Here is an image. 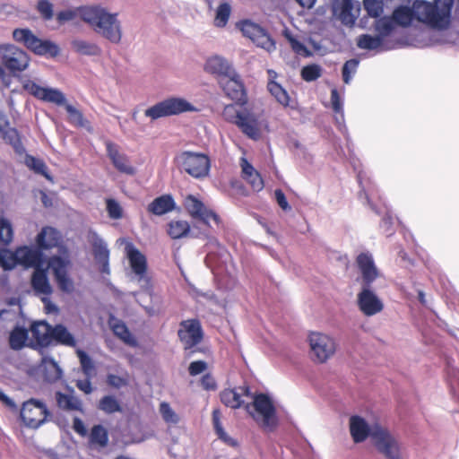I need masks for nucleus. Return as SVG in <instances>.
Listing matches in <instances>:
<instances>
[{
  "mask_svg": "<svg viewBox=\"0 0 459 459\" xmlns=\"http://www.w3.org/2000/svg\"><path fill=\"white\" fill-rule=\"evenodd\" d=\"M79 16L101 38L112 44L120 43L123 30L117 13H110L100 4H92L79 7Z\"/></svg>",
  "mask_w": 459,
  "mask_h": 459,
  "instance_id": "f257e3e1",
  "label": "nucleus"
},
{
  "mask_svg": "<svg viewBox=\"0 0 459 459\" xmlns=\"http://www.w3.org/2000/svg\"><path fill=\"white\" fill-rule=\"evenodd\" d=\"M168 233L174 239L182 238L188 234L195 238L206 239L210 246L216 248V251L210 250L205 259L207 265L212 270L222 269L223 265L230 257L227 249L220 245L218 239L215 237L210 235V233H208L205 230L195 233V229L191 230L189 223L186 221L178 220L170 221L169 224Z\"/></svg>",
  "mask_w": 459,
  "mask_h": 459,
  "instance_id": "f03ea898",
  "label": "nucleus"
},
{
  "mask_svg": "<svg viewBox=\"0 0 459 459\" xmlns=\"http://www.w3.org/2000/svg\"><path fill=\"white\" fill-rule=\"evenodd\" d=\"M454 0H435L434 4L426 1H415L413 11L415 19L431 28L446 29L450 23Z\"/></svg>",
  "mask_w": 459,
  "mask_h": 459,
  "instance_id": "7ed1b4c3",
  "label": "nucleus"
},
{
  "mask_svg": "<svg viewBox=\"0 0 459 459\" xmlns=\"http://www.w3.org/2000/svg\"><path fill=\"white\" fill-rule=\"evenodd\" d=\"M23 89L41 101L53 103L56 106H64L69 115L70 123L79 127L84 126L85 119L82 113L73 105L67 103L65 94L60 90L42 87L30 80L23 83Z\"/></svg>",
  "mask_w": 459,
  "mask_h": 459,
  "instance_id": "20e7f679",
  "label": "nucleus"
},
{
  "mask_svg": "<svg viewBox=\"0 0 459 459\" xmlns=\"http://www.w3.org/2000/svg\"><path fill=\"white\" fill-rule=\"evenodd\" d=\"M13 39L22 44L35 55L45 57H56L60 53L59 47L49 39H41L28 28H18L13 31Z\"/></svg>",
  "mask_w": 459,
  "mask_h": 459,
  "instance_id": "39448f33",
  "label": "nucleus"
},
{
  "mask_svg": "<svg viewBox=\"0 0 459 459\" xmlns=\"http://www.w3.org/2000/svg\"><path fill=\"white\" fill-rule=\"evenodd\" d=\"M195 110L196 108L186 100L179 97H171L148 108L144 111V115L152 120H156L161 117Z\"/></svg>",
  "mask_w": 459,
  "mask_h": 459,
  "instance_id": "423d86ee",
  "label": "nucleus"
},
{
  "mask_svg": "<svg viewBox=\"0 0 459 459\" xmlns=\"http://www.w3.org/2000/svg\"><path fill=\"white\" fill-rule=\"evenodd\" d=\"M252 405L255 411L254 420L263 428L272 430L278 424L276 409L269 395L257 394L253 397Z\"/></svg>",
  "mask_w": 459,
  "mask_h": 459,
  "instance_id": "0eeeda50",
  "label": "nucleus"
},
{
  "mask_svg": "<svg viewBox=\"0 0 459 459\" xmlns=\"http://www.w3.org/2000/svg\"><path fill=\"white\" fill-rule=\"evenodd\" d=\"M178 161L181 169L193 178H204L209 174L210 160L204 153L184 152L178 157Z\"/></svg>",
  "mask_w": 459,
  "mask_h": 459,
  "instance_id": "6e6552de",
  "label": "nucleus"
},
{
  "mask_svg": "<svg viewBox=\"0 0 459 459\" xmlns=\"http://www.w3.org/2000/svg\"><path fill=\"white\" fill-rule=\"evenodd\" d=\"M373 445L385 459H402V447L398 439L385 428L376 429Z\"/></svg>",
  "mask_w": 459,
  "mask_h": 459,
  "instance_id": "1a4fd4ad",
  "label": "nucleus"
},
{
  "mask_svg": "<svg viewBox=\"0 0 459 459\" xmlns=\"http://www.w3.org/2000/svg\"><path fill=\"white\" fill-rule=\"evenodd\" d=\"M49 414L46 404L34 398L24 402L20 412L21 419L24 425L34 429L42 426L47 421V418Z\"/></svg>",
  "mask_w": 459,
  "mask_h": 459,
  "instance_id": "9d476101",
  "label": "nucleus"
},
{
  "mask_svg": "<svg viewBox=\"0 0 459 459\" xmlns=\"http://www.w3.org/2000/svg\"><path fill=\"white\" fill-rule=\"evenodd\" d=\"M71 261L67 255H52L48 260V267L53 273L59 290L68 294L74 290V281L68 273Z\"/></svg>",
  "mask_w": 459,
  "mask_h": 459,
  "instance_id": "9b49d317",
  "label": "nucleus"
},
{
  "mask_svg": "<svg viewBox=\"0 0 459 459\" xmlns=\"http://www.w3.org/2000/svg\"><path fill=\"white\" fill-rule=\"evenodd\" d=\"M42 250L39 247H31L27 246L17 248L14 253L6 249L7 262H13V268L17 264H21L26 268L33 267L35 270L36 268L42 267L44 261Z\"/></svg>",
  "mask_w": 459,
  "mask_h": 459,
  "instance_id": "f8f14e48",
  "label": "nucleus"
},
{
  "mask_svg": "<svg viewBox=\"0 0 459 459\" xmlns=\"http://www.w3.org/2000/svg\"><path fill=\"white\" fill-rule=\"evenodd\" d=\"M183 204L192 219L202 222L207 228H210V220H212L217 225L221 222L217 213L205 206L200 199L193 195L186 196Z\"/></svg>",
  "mask_w": 459,
  "mask_h": 459,
  "instance_id": "ddd939ff",
  "label": "nucleus"
},
{
  "mask_svg": "<svg viewBox=\"0 0 459 459\" xmlns=\"http://www.w3.org/2000/svg\"><path fill=\"white\" fill-rule=\"evenodd\" d=\"M0 56L4 67L13 74L26 70L30 64L27 53L14 45H0Z\"/></svg>",
  "mask_w": 459,
  "mask_h": 459,
  "instance_id": "4468645a",
  "label": "nucleus"
},
{
  "mask_svg": "<svg viewBox=\"0 0 459 459\" xmlns=\"http://www.w3.org/2000/svg\"><path fill=\"white\" fill-rule=\"evenodd\" d=\"M311 357L314 360L323 363L331 358L336 350L334 340L327 334L311 333L308 337Z\"/></svg>",
  "mask_w": 459,
  "mask_h": 459,
  "instance_id": "2eb2a0df",
  "label": "nucleus"
},
{
  "mask_svg": "<svg viewBox=\"0 0 459 459\" xmlns=\"http://www.w3.org/2000/svg\"><path fill=\"white\" fill-rule=\"evenodd\" d=\"M178 336L185 351L194 349L204 339V331L200 321L196 318L181 321Z\"/></svg>",
  "mask_w": 459,
  "mask_h": 459,
  "instance_id": "dca6fc26",
  "label": "nucleus"
},
{
  "mask_svg": "<svg viewBox=\"0 0 459 459\" xmlns=\"http://www.w3.org/2000/svg\"><path fill=\"white\" fill-rule=\"evenodd\" d=\"M126 256L130 267L142 288L148 289L150 279L146 275L147 259L146 256L136 248L132 243L126 246Z\"/></svg>",
  "mask_w": 459,
  "mask_h": 459,
  "instance_id": "f3484780",
  "label": "nucleus"
},
{
  "mask_svg": "<svg viewBox=\"0 0 459 459\" xmlns=\"http://www.w3.org/2000/svg\"><path fill=\"white\" fill-rule=\"evenodd\" d=\"M356 264L360 273L359 279L360 287L373 286V283L381 276L373 255L369 252H361L356 258Z\"/></svg>",
  "mask_w": 459,
  "mask_h": 459,
  "instance_id": "a211bd4d",
  "label": "nucleus"
},
{
  "mask_svg": "<svg viewBox=\"0 0 459 459\" xmlns=\"http://www.w3.org/2000/svg\"><path fill=\"white\" fill-rule=\"evenodd\" d=\"M357 305L366 316H373L384 309V303L373 290V286L360 287L357 294Z\"/></svg>",
  "mask_w": 459,
  "mask_h": 459,
  "instance_id": "6ab92c4d",
  "label": "nucleus"
},
{
  "mask_svg": "<svg viewBox=\"0 0 459 459\" xmlns=\"http://www.w3.org/2000/svg\"><path fill=\"white\" fill-rule=\"evenodd\" d=\"M239 25L243 35L249 38L257 47L268 52H272L275 49L274 41L261 26L250 21H243Z\"/></svg>",
  "mask_w": 459,
  "mask_h": 459,
  "instance_id": "aec40b11",
  "label": "nucleus"
},
{
  "mask_svg": "<svg viewBox=\"0 0 459 459\" xmlns=\"http://www.w3.org/2000/svg\"><path fill=\"white\" fill-rule=\"evenodd\" d=\"M350 433L354 443H361L368 437L373 441V434L376 429H381L379 424L369 425L361 416L352 415L349 420Z\"/></svg>",
  "mask_w": 459,
  "mask_h": 459,
  "instance_id": "412c9836",
  "label": "nucleus"
},
{
  "mask_svg": "<svg viewBox=\"0 0 459 459\" xmlns=\"http://www.w3.org/2000/svg\"><path fill=\"white\" fill-rule=\"evenodd\" d=\"M219 84L225 95L230 100L240 104H244L246 102L244 84L236 71H234V75L232 76L222 77V80L219 81Z\"/></svg>",
  "mask_w": 459,
  "mask_h": 459,
  "instance_id": "4be33fe9",
  "label": "nucleus"
},
{
  "mask_svg": "<svg viewBox=\"0 0 459 459\" xmlns=\"http://www.w3.org/2000/svg\"><path fill=\"white\" fill-rule=\"evenodd\" d=\"M234 124L241 132L253 140L260 137V130L256 117L247 112H238L235 116Z\"/></svg>",
  "mask_w": 459,
  "mask_h": 459,
  "instance_id": "5701e85b",
  "label": "nucleus"
},
{
  "mask_svg": "<svg viewBox=\"0 0 459 459\" xmlns=\"http://www.w3.org/2000/svg\"><path fill=\"white\" fill-rule=\"evenodd\" d=\"M204 69L207 73L216 75L219 81L222 80V77L234 75L235 71L230 62L221 56H214L208 58Z\"/></svg>",
  "mask_w": 459,
  "mask_h": 459,
  "instance_id": "b1692460",
  "label": "nucleus"
},
{
  "mask_svg": "<svg viewBox=\"0 0 459 459\" xmlns=\"http://www.w3.org/2000/svg\"><path fill=\"white\" fill-rule=\"evenodd\" d=\"M53 326L47 321L34 322L30 326V333L38 346L46 348L51 345Z\"/></svg>",
  "mask_w": 459,
  "mask_h": 459,
  "instance_id": "393cba45",
  "label": "nucleus"
},
{
  "mask_svg": "<svg viewBox=\"0 0 459 459\" xmlns=\"http://www.w3.org/2000/svg\"><path fill=\"white\" fill-rule=\"evenodd\" d=\"M62 240L60 232L53 227H44L36 238V243L40 249L48 250L58 247Z\"/></svg>",
  "mask_w": 459,
  "mask_h": 459,
  "instance_id": "a878e982",
  "label": "nucleus"
},
{
  "mask_svg": "<svg viewBox=\"0 0 459 459\" xmlns=\"http://www.w3.org/2000/svg\"><path fill=\"white\" fill-rule=\"evenodd\" d=\"M353 7L351 0H336L333 4V13L338 16L342 24L353 26L356 21Z\"/></svg>",
  "mask_w": 459,
  "mask_h": 459,
  "instance_id": "bb28decb",
  "label": "nucleus"
},
{
  "mask_svg": "<svg viewBox=\"0 0 459 459\" xmlns=\"http://www.w3.org/2000/svg\"><path fill=\"white\" fill-rule=\"evenodd\" d=\"M44 380L48 383H56L63 377V370L57 362L50 356H44L40 364Z\"/></svg>",
  "mask_w": 459,
  "mask_h": 459,
  "instance_id": "cd10ccee",
  "label": "nucleus"
},
{
  "mask_svg": "<svg viewBox=\"0 0 459 459\" xmlns=\"http://www.w3.org/2000/svg\"><path fill=\"white\" fill-rule=\"evenodd\" d=\"M176 208V203L170 195H162L156 197L147 206L148 212L161 216L164 215Z\"/></svg>",
  "mask_w": 459,
  "mask_h": 459,
  "instance_id": "c85d7f7f",
  "label": "nucleus"
},
{
  "mask_svg": "<svg viewBox=\"0 0 459 459\" xmlns=\"http://www.w3.org/2000/svg\"><path fill=\"white\" fill-rule=\"evenodd\" d=\"M74 393V390H71ZM56 402L57 406L66 411H80L83 412L82 402L73 394H64L60 391L55 394Z\"/></svg>",
  "mask_w": 459,
  "mask_h": 459,
  "instance_id": "c756f323",
  "label": "nucleus"
},
{
  "mask_svg": "<svg viewBox=\"0 0 459 459\" xmlns=\"http://www.w3.org/2000/svg\"><path fill=\"white\" fill-rule=\"evenodd\" d=\"M31 286L37 294L50 295L52 293L46 269L40 267L34 270L31 276Z\"/></svg>",
  "mask_w": 459,
  "mask_h": 459,
  "instance_id": "7c9ffc66",
  "label": "nucleus"
},
{
  "mask_svg": "<svg viewBox=\"0 0 459 459\" xmlns=\"http://www.w3.org/2000/svg\"><path fill=\"white\" fill-rule=\"evenodd\" d=\"M107 149L108 157L119 172L126 175H134L135 173L134 168L131 166L126 156L120 154L110 143L108 144Z\"/></svg>",
  "mask_w": 459,
  "mask_h": 459,
  "instance_id": "2f4dec72",
  "label": "nucleus"
},
{
  "mask_svg": "<svg viewBox=\"0 0 459 459\" xmlns=\"http://www.w3.org/2000/svg\"><path fill=\"white\" fill-rule=\"evenodd\" d=\"M270 81L268 82L267 88L270 93L275 100L284 107L290 106V96L285 89L281 84L274 81L277 74L273 70H268Z\"/></svg>",
  "mask_w": 459,
  "mask_h": 459,
  "instance_id": "473e14b6",
  "label": "nucleus"
},
{
  "mask_svg": "<svg viewBox=\"0 0 459 459\" xmlns=\"http://www.w3.org/2000/svg\"><path fill=\"white\" fill-rule=\"evenodd\" d=\"M71 47L75 53L82 56H97L101 54L99 45L78 38L72 39Z\"/></svg>",
  "mask_w": 459,
  "mask_h": 459,
  "instance_id": "72a5a7b5",
  "label": "nucleus"
},
{
  "mask_svg": "<svg viewBox=\"0 0 459 459\" xmlns=\"http://www.w3.org/2000/svg\"><path fill=\"white\" fill-rule=\"evenodd\" d=\"M88 241L92 247V252L96 261L109 257V250L107 243L97 232L90 230Z\"/></svg>",
  "mask_w": 459,
  "mask_h": 459,
  "instance_id": "f704fd0d",
  "label": "nucleus"
},
{
  "mask_svg": "<svg viewBox=\"0 0 459 459\" xmlns=\"http://www.w3.org/2000/svg\"><path fill=\"white\" fill-rule=\"evenodd\" d=\"M61 344L68 347H74L76 341L74 335L68 331L64 325H56L53 326L51 344Z\"/></svg>",
  "mask_w": 459,
  "mask_h": 459,
  "instance_id": "c9c22d12",
  "label": "nucleus"
},
{
  "mask_svg": "<svg viewBox=\"0 0 459 459\" xmlns=\"http://www.w3.org/2000/svg\"><path fill=\"white\" fill-rule=\"evenodd\" d=\"M111 329L113 331V333L121 341H123L126 344L131 347L137 346L136 339L134 337V335L131 333L128 327L123 321L117 320L116 322L112 323Z\"/></svg>",
  "mask_w": 459,
  "mask_h": 459,
  "instance_id": "e433bc0d",
  "label": "nucleus"
},
{
  "mask_svg": "<svg viewBox=\"0 0 459 459\" xmlns=\"http://www.w3.org/2000/svg\"><path fill=\"white\" fill-rule=\"evenodd\" d=\"M221 401L227 407L233 409L239 408L245 404V401L242 399V393L238 388L224 390L221 394Z\"/></svg>",
  "mask_w": 459,
  "mask_h": 459,
  "instance_id": "4c0bfd02",
  "label": "nucleus"
},
{
  "mask_svg": "<svg viewBox=\"0 0 459 459\" xmlns=\"http://www.w3.org/2000/svg\"><path fill=\"white\" fill-rule=\"evenodd\" d=\"M28 339V331L26 328L22 326L14 327L9 335V345L13 351L22 350L26 343Z\"/></svg>",
  "mask_w": 459,
  "mask_h": 459,
  "instance_id": "58836bf2",
  "label": "nucleus"
},
{
  "mask_svg": "<svg viewBox=\"0 0 459 459\" xmlns=\"http://www.w3.org/2000/svg\"><path fill=\"white\" fill-rule=\"evenodd\" d=\"M413 19H415L413 6L411 8L403 5L398 6L392 15L393 22L402 26H409Z\"/></svg>",
  "mask_w": 459,
  "mask_h": 459,
  "instance_id": "ea45409f",
  "label": "nucleus"
},
{
  "mask_svg": "<svg viewBox=\"0 0 459 459\" xmlns=\"http://www.w3.org/2000/svg\"><path fill=\"white\" fill-rule=\"evenodd\" d=\"M98 409L106 414L122 412L123 409L118 400L113 395H104L98 403Z\"/></svg>",
  "mask_w": 459,
  "mask_h": 459,
  "instance_id": "a19ab883",
  "label": "nucleus"
},
{
  "mask_svg": "<svg viewBox=\"0 0 459 459\" xmlns=\"http://www.w3.org/2000/svg\"><path fill=\"white\" fill-rule=\"evenodd\" d=\"M357 46L360 49L376 50L383 48L384 41L377 35L361 34L357 39Z\"/></svg>",
  "mask_w": 459,
  "mask_h": 459,
  "instance_id": "79ce46f5",
  "label": "nucleus"
},
{
  "mask_svg": "<svg viewBox=\"0 0 459 459\" xmlns=\"http://www.w3.org/2000/svg\"><path fill=\"white\" fill-rule=\"evenodd\" d=\"M90 442L92 445L105 447L108 443V430L100 424L94 425L90 433Z\"/></svg>",
  "mask_w": 459,
  "mask_h": 459,
  "instance_id": "37998d69",
  "label": "nucleus"
},
{
  "mask_svg": "<svg viewBox=\"0 0 459 459\" xmlns=\"http://www.w3.org/2000/svg\"><path fill=\"white\" fill-rule=\"evenodd\" d=\"M25 164L35 173L42 175L46 178L50 179V177L47 171V166L42 160L35 158L31 155H27L25 159Z\"/></svg>",
  "mask_w": 459,
  "mask_h": 459,
  "instance_id": "c03bdc74",
  "label": "nucleus"
},
{
  "mask_svg": "<svg viewBox=\"0 0 459 459\" xmlns=\"http://www.w3.org/2000/svg\"><path fill=\"white\" fill-rule=\"evenodd\" d=\"M394 22L389 18H381L376 22L375 30L377 36L384 41L385 38L389 36L394 30Z\"/></svg>",
  "mask_w": 459,
  "mask_h": 459,
  "instance_id": "a18cd8bd",
  "label": "nucleus"
},
{
  "mask_svg": "<svg viewBox=\"0 0 459 459\" xmlns=\"http://www.w3.org/2000/svg\"><path fill=\"white\" fill-rule=\"evenodd\" d=\"M359 65V61L356 58H351L344 63L342 69L344 83L349 84L351 82L352 76L356 74Z\"/></svg>",
  "mask_w": 459,
  "mask_h": 459,
  "instance_id": "49530a36",
  "label": "nucleus"
},
{
  "mask_svg": "<svg viewBox=\"0 0 459 459\" xmlns=\"http://www.w3.org/2000/svg\"><path fill=\"white\" fill-rule=\"evenodd\" d=\"M36 10L43 21H50L54 17V5L49 0H39Z\"/></svg>",
  "mask_w": 459,
  "mask_h": 459,
  "instance_id": "de8ad7c7",
  "label": "nucleus"
},
{
  "mask_svg": "<svg viewBox=\"0 0 459 459\" xmlns=\"http://www.w3.org/2000/svg\"><path fill=\"white\" fill-rule=\"evenodd\" d=\"M230 5L228 3H222L218 6L215 16V25L217 27L226 26L230 15Z\"/></svg>",
  "mask_w": 459,
  "mask_h": 459,
  "instance_id": "09e8293b",
  "label": "nucleus"
},
{
  "mask_svg": "<svg viewBox=\"0 0 459 459\" xmlns=\"http://www.w3.org/2000/svg\"><path fill=\"white\" fill-rule=\"evenodd\" d=\"M160 413L166 423L175 425L179 422V416L172 410L170 405L166 402L160 403Z\"/></svg>",
  "mask_w": 459,
  "mask_h": 459,
  "instance_id": "8fccbe9b",
  "label": "nucleus"
},
{
  "mask_svg": "<svg viewBox=\"0 0 459 459\" xmlns=\"http://www.w3.org/2000/svg\"><path fill=\"white\" fill-rule=\"evenodd\" d=\"M4 138L13 146L17 153L22 154L24 152V147L20 140L17 130L13 128L6 130Z\"/></svg>",
  "mask_w": 459,
  "mask_h": 459,
  "instance_id": "3c124183",
  "label": "nucleus"
},
{
  "mask_svg": "<svg viewBox=\"0 0 459 459\" xmlns=\"http://www.w3.org/2000/svg\"><path fill=\"white\" fill-rule=\"evenodd\" d=\"M285 37L288 39V41L290 42V45L292 50L296 54L303 56H307V57L311 56L310 50L305 46V44L302 43L301 41H299L293 35H291L289 32H286Z\"/></svg>",
  "mask_w": 459,
  "mask_h": 459,
  "instance_id": "603ef678",
  "label": "nucleus"
},
{
  "mask_svg": "<svg viewBox=\"0 0 459 459\" xmlns=\"http://www.w3.org/2000/svg\"><path fill=\"white\" fill-rule=\"evenodd\" d=\"M320 65L313 64L306 65L301 70V77L306 82H313L321 76Z\"/></svg>",
  "mask_w": 459,
  "mask_h": 459,
  "instance_id": "864d4df0",
  "label": "nucleus"
},
{
  "mask_svg": "<svg viewBox=\"0 0 459 459\" xmlns=\"http://www.w3.org/2000/svg\"><path fill=\"white\" fill-rule=\"evenodd\" d=\"M13 239V228L10 221L4 218H0V241L7 245Z\"/></svg>",
  "mask_w": 459,
  "mask_h": 459,
  "instance_id": "5fc2aeb1",
  "label": "nucleus"
},
{
  "mask_svg": "<svg viewBox=\"0 0 459 459\" xmlns=\"http://www.w3.org/2000/svg\"><path fill=\"white\" fill-rule=\"evenodd\" d=\"M76 353L79 358L81 368H82L83 374L86 377H90L91 375V372L94 369V365H93L92 359L88 355V353L82 350H78L76 351Z\"/></svg>",
  "mask_w": 459,
  "mask_h": 459,
  "instance_id": "6e6d98bb",
  "label": "nucleus"
},
{
  "mask_svg": "<svg viewBox=\"0 0 459 459\" xmlns=\"http://www.w3.org/2000/svg\"><path fill=\"white\" fill-rule=\"evenodd\" d=\"M106 209L108 217L113 220H119L123 217V209L121 205L117 200L113 198H108L106 200Z\"/></svg>",
  "mask_w": 459,
  "mask_h": 459,
  "instance_id": "4d7b16f0",
  "label": "nucleus"
},
{
  "mask_svg": "<svg viewBox=\"0 0 459 459\" xmlns=\"http://www.w3.org/2000/svg\"><path fill=\"white\" fill-rule=\"evenodd\" d=\"M364 8L371 17H378L383 13L382 0H363Z\"/></svg>",
  "mask_w": 459,
  "mask_h": 459,
  "instance_id": "13d9d810",
  "label": "nucleus"
},
{
  "mask_svg": "<svg viewBox=\"0 0 459 459\" xmlns=\"http://www.w3.org/2000/svg\"><path fill=\"white\" fill-rule=\"evenodd\" d=\"M79 15V8L77 9H66L60 11L56 13V21L59 24H64L67 22H71Z\"/></svg>",
  "mask_w": 459,
  "mask_h": 459,
  "instance_id": "bf43d9fd",
  "label": "nucleus"
},
{
  "mask_svg": "<svg viewBox=\"0 0 459 459\" xmlns=\"http://www.w3.org/2000/svg\"><path fill=\"white\" fill-rule=\"evenodd\" d=\"M212 423L218 437L223 441H228L230 437L221 426L220 421V412L217 410L212 411Z\"/></svg>",
  "mask_w": 459,
  "mask_h": 459,
  "instance_id": "052dcab7",
  "label": "nucleus"
},
{
  "mask_svg": "<svg viewBox=\"0 0 459 459\" xmlns=\"http://www.w3.org/2000/svg\"><path fill=\"white\" fill-rule=\"evenodd\" d=\"M251 186L253 190L259 192L264 188V180L259 173H253V177L244 178Z\"/></svg>",
  "mask_w": 459,
  "mask_h": 459,
  "instance_id": "680f3d73",
  "label": "nucleus"
},
{
  "mask_svg": "<svg viewBox=\"0 0 459 459\" xmlns=\"http://www.w3.org/2000/svg\"><path fill=\"white\" fill-rule=\"evenodd\" d=\"M207 368V363L204 360H195L190 363L188 371L191 376H196Z\"/></svg>",
  "mask_w": 459,
  "mask_h": 459,
  "instance_id": "e2e57ef3",
  "label": "nucleus"
},
{
  "mask_svg": "<svg viewBox=\"0 0 459 459\" xmlns=\"http://www.w3.org/2000/svg\"><path fill=\"white\" fill-rule=\"evenodd\" d=\"M331 103L333 110L335 113H340L343 110L342 108V101L336 89H333L331 91Z\"/></svg>",
  "mask_w": 459,
  "mask_h": 459,
  "instance_id": "0e129e2a",
  "label": "nucleus"
},
{
  "mask_svg": "<svg viewBox=\"0 0 459 459\" xmlns=\"http://www.w3.org/2000/svg\"><path fill=\"white\" fill-rule=\"evenodd\" d=\"M107 384L115 388H120L126 385L127 382L122 377L114 374H108L107 377Z\"/></svg>",
  "mask_w": 459,
  "mask_h": 459,
  "instance_id": "69168bd1",
  "label": "nucleus"
},
{
  "mask_svg": "<svg viewBox=\"0 0 459 459\" xmlns=\"http://www.w3.org/2000/svg\"><path fill=\"white\" fill-rule=\"evenodd\" d=\"M240 167L242 170V178H250L253 177V173H258L253 165L247 161V159L241 158L240 160Z\"/></svg>",
  "mask_w": 459,
  "mask_h": 459,
  "instance_id": "338daca9",
  "label": "nucleus"
},
{
  "mask_svg": "<svg viewBox=\"0 0 459 459\" xmlns=\"http://www.w3.org/2000/svg\"><path fill=\"white\" fill-rule=\"evenodd\" d=\"M274 196L275 200L278 204V205L283 210V211H289L290 210V206L287 201V198L281 189H276L274 191Z\"/></svg>",
  "mask_w": 459,
  "mask_h": 459,
  "instance_id": "774afa93",
  "label": "nucleus"
}]
</instances>
